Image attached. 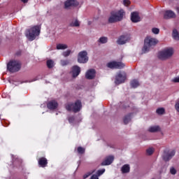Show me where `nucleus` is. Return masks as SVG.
<instances>
[{"label":"nucleus","instance_id":"f257e3e1","mask_svg":"<svg viewBox=\"0 0 179 179\" xmlns=\"http://www.w3.org/2000/svg\"><path fill=\"white\" fill-rule=\"evenodd\" d=\"M159 41H157L155 38H152L151 36H147L144 40V46L142 49V52L143 54H146V52H149L150 51V48L152 47H155Z\"/></svg>","mask_w":179,"mask_h":179},{"label":"nucleus","instance_id":"f03ea898","mask_svg":"<svg viewBox=\"0 0 179 179\" xmlns=\"http://www.w3.org/2000/svg\"><path fill=\"white\" fill-rule=\"evenodd\" d=\"M125 15V11L123 9L118 10L117 12H112L110 13V17L108 18L109 23H117V22H121L124 19Z\"/></svg>","mask_w":179,"mask_h":179},{"label":"nucleus","instance_id":"7ed1b4c3","mask_svg":"<svg viewBox=\"0 0 179 179\" xmlns=\"http://www.w3.org/2000/svg\"><path fill=\"white\" fill-rule=\"evenodd\" d=\"M37 36H40L39 26L36 25L27 29V37L28 38L29 41H33L34 40H36V37H37Z\"/></svg>","mask_w":179,"mask_h":179},{"label":"nucleus","instance_id":"20e7f679","mask_svg":"<svg viewBox=\"0 0 179 179\" xmlns=\"http://www.w3.org/2000/svg\"><path fill=\"white\" fill-rule=\"evenodd\" d=\"M65 108L67 111H73V113H79L82 109V102L80 100H77L74 103H70L65 105Z\"/></svg>","mask_w":179,"mask_h":179},{"label":"nucleus","instance_id":"39448f33","mask_svg":"<svg viewBox=\"0 0 179 179\" xmlns=\"http://www.w3.org/2000/svg\"><path fill=\"white\" fill-rule=\"evenodd\" d=\"M22 68L20 62L17 60H11L7 64V69L9 72L14 73L15 72H19Z\"/></svg>","mask_w":179,"mask_h":179},{"label":"nucleus","instance_id":"423d86ee","mask_svg":"<svg viewBox=\"0 0 179 179\" xmlns=\"http://www.w3.org/2000/svg\"><path fill=\"white\" fill-rule=\"evenodd\" d=\"M173 54H174V49L173 48H166L159 53L158 58L162 60L169 59V58L173 57Z\"/></svg>","mask_w":179,"mask_h":179},{"label":"nucleus","instance_id":"0eeeda50","mask_svg":"<svg viewBox=\"0 0 179 179\" xmlns=\"http://www.w3.org/2000/svg\"><path fill=\"white\" fill-rule=\"evenodd\" d=\"M127 80V73L125 71L117 73L115 76V85H121V83H124Z\"/></svg>","mask_w":179,"mask_h":179},{"label":"nucleus","instance_id":"6e6552de","mask_svg":"<svg viewBox=\"0 0 179 179\" xmlns=\"http://www.w3.org/2000/svg\"><path fill=\"white\" fill-rule=\"evenodd\" d=\"M87 61H89L87 52H86V50L80 52L78 55V62H79V64H86Z\"/></svg>","mask_w":179,"mask_h":179},{"label":"nucleus","instance_id":"1a4fd4ad","mask_svg":"<svg viewBox=\"0 0 179 179\" xmlns=\"http://www.w3.org/2000/svg\"><path fill=\"white\" fill-rule=\"evenodd\" d=\"M107 66L110 69H122V68H125V64L121 62H110L108 63Z\"/></svg>","mask_w":179,"mask_h":179},{"label":"nucleus","instance_id":"9d476101","mask_svg":"<svg viewBox=\"0 0 179 179\" xmlns=\"http://www.w3.org/2000/svg\"><path fill=\"white\" fill-rule=\"evenodd\" d=\"M71 6L73 8L79 6V1H78V0H66L64 2L65 9H68V8H71Z\"/></svg>","mask_w":179,"mask_h":179},{"label":"nucleus","instance_id":"9b49d317","mask_svg":"<svg viewBox=\"0 0 179 179\" xmlns=\"http://www.w3.org/2000/svg\"><path fill=\"white\" fill-rule=\"evenodd\" d=\"M71 73L72 75V78H78L79 75L80 74V67L79 66H73L71 68Z\"/></svg>","mask_w":179,"mask_h":179},{"label":"nucleus","instance_id":"f8f14e48","mask_svg":"<svg viewBox=\"0 0 179 179\" xmlns=\"http://www.w3.org/2000/svg\"><path fill=\"white\" fill-rule=\"evenodd\" d=\"M176 13L171 10H166L164 14V19H174L176 17Z\"/></svg>","mask_w":179,"mask_h":179},{"label":"nucleus","instance_id":"ddd939ff","mask_svg":"<svg viewBox=\"0 0 179 179\" xmlns=\"http://www.w3.org/2000/svg\"><path fill=\"white\" fill-rule=\"evenodd\" d=\"M38 164L39 167H47V166L48 165V160H47V158L41 157L38 159Z\"/></svg>","mask_w":179,"mask_h":179},{"label":"nucleus","instance_id":"4468645a","mask_svg":"<svg viewBox=\"0 0 179 179\" xmlns=\"http://www.w3.org/2000/svg\"><path fill=\"white\" fill-rule=\"evenodd\" d=\"M173 156H176V150H174L165 154L163 156V159H164V162H169V161L171 160V159H173Z\"/></svg>","mask_w":179,"mask_h":179},{"label":"nucleus","instance_id":"2eb2a0df","mask_svg":"<svg viewBox=\"0 0 179 179\" xmlns=\"http://www.w3.org/2000/svg\"><path fill=\"white\" fill-rule=\"evenodd\" d=\"M95 76H96V70L94 69H90L85 73L86 79H89V80L94 79Z\"/></svg>","mask_w":179,"mask_h":179},{"label":"nucleus","instance_id":"dca6fc26","mask_svg":"<svg viewBox=\"0 0 179 179\" xmlns=\"http://www.w3.org/2000/svg\"><path fill=\"white\" fill-rule=\"evenodd\" d=\"M131 20L133 23H138V22H141V17H139V13L137 12L131 13Z\"/></svg>","mask_w":179,"mask_h":179},{"label":"nucleus","instance_id":"f3484780","mask_svg":"<svg viewBox=\"0 0 179 179\" xmlns=\"http://www.w3.org/2000/svg\"><path fill=\"white\" fill-rule=\"evenodd\" d=\"M47 107L49 110H57L58 108V102L54 100L50 101L48 103Z\"/></svg>","mask_w":179,"mask_h":179},{"label":"nucleus","instance_id":"a211bd4d","mask_svg":"<svg viewBox=\"0 0 179 179\" xmlns=\"http://www.w3.org/2000/svg\"><path fill=\"white\" fill-rule=\"evenodd\" d=\"M113 162H114V156H108L101 164V166H110Z\"/></svg>","mask_w":179,"mask_h":179},{"label":"nucleus","instance_id":"6ab92c4d","mask_svg":"<svg viewBox=\"0 0 179 179\" xmlns=\"http://www.w3.org/2000/svg\"><path fill=\"white\" fill-rule=\"evenodd\" d=\"M127 41H128V37H127V36L125 35H122L118 38L117 43L120 45H122L125 44Z\"/></svg>","mask_w":179,"mask_h":179},{"label":"nucleus","instance_id":"aec40b11","mask_svg":"<svg viewBox=\"0 0 179 179\" xmlns=\"http://www.w3.org/2000/svg\"><path fill=\"white\" fill-rule=\"evenodd\" d=\"M132 114H134V113H129L127 115L124 116V117L123 119V122H124V124H125V125H127V124H128L129 122V121H131V117Z\"/></svg>","mask_w":179,"mask_h":179},{"label":"nucleus","instance_id":"412c9836","mask_svg":"<svg viewBox=\"0 0 179 179\" xmlns=\"http://www.w3.org/2000/svg\"><path fill=\"white\" fill-rule=\"evenodd\" d=\"M129 171H130V167L128 164H124L122 167V173L123 174H127V173H129Z\"/></svg>","mask_w":179,"mask_h":179},{"label":"nucleus","instance_id":"4be33fe9","mask_svg":"<svg viewBox=\"0 0 179 179\" xmlns=\"http://www.w3.org/2000/svg\"><path fill=\"white\" fill-rule=\"evenodd\" d=\"M68 45L64 43H58L56 46L57 50H66Z\"/></svg>","mask_w":179,"mask_h":179},{"label":"nucleus","instance_id":"5701e85b","mask_svg":"<svg viewBox=\"0 0 179 179\" xmlns=\"http://www.w3.org/2000/svg\"><path fill=\"white\" fill-rule=\"evenodd\" d=\"M149 132H159L160 131V127L159 126H152L150 127L148 129Z\"/></svg>","mask_w":179,"mask_h":179},{"label":"nucleus","instance_id":"b1692460","mask_svg":"<svg viewBox=\"0 0 179 179\" xmlns=\"http://www.w3.org/2000/svg\"><path fill=\"white\" fill-rule=\"evenodd\" d=\"M70 27H79L80 24L78 20H76L75 22H71L69 24Z\"/></svg>","mask_w":179,"mask_h":179},{"label":"nucleus","instance_id":"393cba45","mask_svg":"<svg viewBox=\"0 0 179 179\" xmlns=\"http://www.w3.org/2000/svg\"><path fill=\"white\" fill-rule=\"evenodd\" d=\"M172 36L175 40H179V34L178 31H177V29H173Z\"/></svg>","mask_w":179,"mask_h":179},{"label":"nucleus","instance_id":"a878e982","mask_svg":"<svg viewBox=\"0 0 179 179\" xmlns=\"http://www.w3.org/2000/svg\"><path fill=\"white\" fill-rule=\"evenodd\" d=\"M156 113L158 114V115H163V114L166 113V110L164 108H159L157 109Z\"/></svg>","mask_w":179,"mask_h":179},{"label":"nucleus","instance_id":"bb28decb","mask_svg":"<svg viewBox=\"0 0 179 179\" xmlns=\"http://www.w3.org/2000/svg\"><path fill=\"white\" fill-rule=\"evenodd\" d=\"M46 64H47V66L49 69L54 68V62L52 60H51V59L48 60Z\"/></svg>","mask_w":179,"mask_h":179},{"label":"nucleus","instance_id":"cd10ccee","mask_svg":"<svg viewBox=\"0 0 179 179\" xmlns=\"http://www.w3.org/2000/svg\"><path fill=\"white\" fill-rule=\"evenodd\" d=\"M131 87H134V89L138 87V86H139V82H138V80H133L131 82Z\"/></svg>","mask_w":179,"mask_h":179},{"label":"nucleus","instance_id":"c85d7f7f","mask_svg":"<svg viewBox=\"0 0 179 179\" xmlns=\"http://www.w3.org/2000/svg\"><path fill=\"white\" fill-rule=\"evenodd\" d=\"M108 41V38L106 36H102L99 39V42L101 43V44H106Z\"/></svg>","mask_w":179,"mask_h":179},{"label":"nucleus","instance_id":"c756f323","mask_svg":"<svg viewBox=\"0 0 179 179\" xmlns=\"http://www.w3.org/2000/svg\"><path fill=\"white\" fill-rule=\"evenodd\" d=\"M105 172H106L105 169L98 170L96 172V176H98V178L99 177H100V176H103V174H104Z\"/></svg>","mask_w":179,"mask_h":179},{"label":"nucleus","instance_id":"7c9ffc66","mask_svg":"<svg viewBox=\"0 0 179 179\" xmlns=\"http://www.w3.org/2000/svg\"><path fill=\"white\" fill-rule=\"evenodd\" d=\"M71 52H72V51H71V50H67L66 51H64L62 52V55H63V57L66 58V57H69V55H71Z\"/></svg>","mask_w":179,"mask_h":179},{"label":"nucleus","instance_id":"2f4dec72","mask_svg":"<svg viewBox=\"0 0 179 179\" xmlns=\"http://www.w3.org/2000/svg\"><path fill=\"white\" fill-rule=\"evenodd\" d=\"M85 148L82 147H78L77 152L79 155H83L85 153Z\"/></svg>","mask_w":179,"mask_h":179},{"label":"nucleus","instance_id":"473e14b6","mask_svg":"<svg viewBox=\"0 0 179 179\" xmlns=\"http://www.w3.org/2000/svg\"><path fill=\"white\" fill-rule=\"evenodd\" d=\"M60 64L62 66H66V65H69V60H61Z\"/></svg>","mask_w":179,"mask_h":179},{"label":"nucleus","instance_id":"72a5a7b5","mask_svg":"<svg viewBox=\"0 0 179 179\" xmlns=\"http://www.w3.org/2000/svg\"><path fill=\"white\" fill-rule=\"evenodd\" d=\"M153 152H155V150H153V148H152L146 150V153L148 155V156H152V155H153Z\"/></svg>","mask_w":179,"mask_h":179},{"label":"nucleus","instance_id":"f704fd0d","mask_svg":"<svg viewBox=\"0 0 179 179\" xmlns=\"http://www.w3.org/2000/svg\"><path fill=\"white\" fill-rule=\"evenodd\" d=\"M68 121H69V124H73V122H75V116L69 117Z\"/></svg>","mask_w":179,"mask_h":179},{"label":"nucleus","instance_id":"c9c22d12","mask_svg":"<svg viewBox=\"0 0 179 179\" xmlns=\"http://www.w3.org/2000/svg\"><path fill=\"white\" fill-rule=\"evenodd\" d=\"M152 31L154 34H159L160 29H159V28H152Z\"/></svg>","mask_w":179,"mask_h":179},{"label":"nucleus","instance_id":"e433bc0d","mask_svg":"<svg viewBox=\"0 0 179 179\" xmlns=\"http://www.w3.org/2000/svg\"><path fill=\"white\" fill-rule=\"evenodd\" d=\"M94 173V171H93L92 172H87V173H85L83 176V178L86 179V178H87V177H90V176H92V174Z\"/></svg>","mask_w":179,"mask_h":179},{"label":"nucleus","instance_id":"4c0bfd02","mask_svg":"<svg viewBox=\"0 0 179 179\" xmlns=\"http://www.w3.org/2000/svg\"><path fill=\"white\" fill-rule=\"evenodd\" d=\"M170 173H171V174H172L173 176H175V174H177V170H176V169H174V167H171V168L170 169Z\"/></svg>","mask_w":179,"mask_h":179},{"label":"nucleus","instance_id":"58836bf2","mask_svg":"<svg viewBox=\"0 0 179 179\" xmlns=\"http://www.w3.org/2000/svg\"><path fill=\"white\" fill-rule=\"evenodd\" d=\"M123 3L124 6H128L131 4V1L129 0H124Z\"/></svg>","mask_w":179,"mask_h":179},{"label":"nucleus","instance_id":"ea45409f","mask_svg":"<svg viewBox=\"0 0 179 179\" xmlns=\"http://www.w3.org/2000/svg\"><path fill=\"white\" fill-rule=\"evenodd\" d=\"M175 83H179V77H176L173 79Z\"/></svg>","mask_w":179,"mask_h":179},{"label":"nucleus","instance_id":"a19ab883","mask_svg":"<svg viewBox=\"0 0 179 179\" xmlns=\"http://www.w3.org/2000/svg\"><path fill=\"white\" fill-rule=\"evenodd\" d=\"M90 179H99L98 176L95 174L92 175Z\"/></svg>","mask_w":179,"mask_h":179},{"label":"nucleus","instance_id":"79ce46f5","mask_svg":"<svg viewBox=\"0 0 179 179\" xmlns=\"http://www.w3.org/2000/svg\"><path fill=\"white\" fill-rule=\"evenodd\" d=\"M22 2H23V3H27V2H29V0H21Z\"/></svg>","mask_w":179,"mask_h":179},{"label":"nucleus","instance_id":"37998d69","mask_svg":"<svg viewBox=\"0 0 179 179\" xmlns=\"http://www.w3.org/2000/svg\"><path fill=\"white\" fill-rule=\"evenodd\" d=\"M177 13L179 15V6L176 8Z\"/></svg>","mask_w":179,"mask_h":179},{"label":"nucleus","instance_id":"c03bdc74","mask_svg":"<svg viewBox=\"0 0 179 179\" xmlns=\"http://www.w3.org/2000/svg\"><path fill=\"white\" fill-rule=\"evenodd\" d=\"M127 108V106H123V108Z\"/></svg>","mask_w":179,"mask_h":179},{"label":"nucleus","instance_id":"a18cd8bd","mask_svg":"<svg viewBox=\"0 0 179 179\" xmlns=\"http://www.w3.org/2000/svg\"><path fill=\"white\" fill-rule=\"evenodd\" d=\"M17 55H19V53H17Z\"/></svg>","mask_w":179,"mask_h":179},{"label":"nucleus","instance_id":"49530a36","mask_svg":"<svg viewBox=\"0 0 179 179\" xmlns=\"http://www.w3.org/2000/svg\"><path fill=\"white\" fill-rule=\"evenodd\" d=\"M2 97H3V94H2Z\"/></svg>","mask_w":179,"mask_h":179},{"label":"nucleus","instance_id":"de8ad7c7","mask_svg":"<svg viewBox=\"0 0 179 179\" xmlns=\"http://www.w3.org/2000/svg\"><path fill=\"white\" fill-rule=\"evenodd\" d=\"M152 179H155V178H152Z\"/></svg>","mask_w":179,"mask_h":179}]
</instances>
